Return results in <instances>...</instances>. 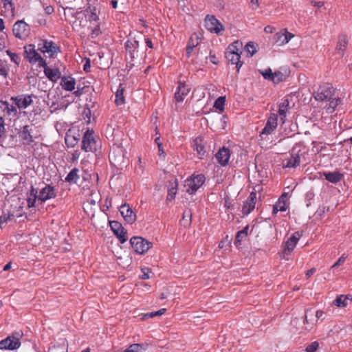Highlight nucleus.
Here are the masks:
<instances>
[{
	"mask_svg": "<svg viewBox=\"0 0 352 352\" xmlns=\"http://www.w3.org/2000/svg\"><path fill=\"white\" fill-rule=\"evenodd\" d=\"M126 151L122 147H113L109 155V161L113 166L120 170L126 168L129 163V159L125 156Z\"/></svg>",
	"mask_w": 352,
	"mask_h": 352,
	"instance_id": "1",
	"label": "nucleus"
},
{
	"mask_svg": "<svg viewBox=\"0 0 352 352\" xmlns=\"http://www.w3.org/2000/svg\"><path fill=\"white\" fill-rule=\"evenodd\" d=\"M335 89L332 85L323 83L314 91L313 97L316 102H324L330 100L334 94Z\"/></svg>",
	"mask_w": 352,
	"mask_h": 352,
	"instance_id": "2",
	"label": "nucleus"
},
{
	"mask_svg": "<svg viewBox=\"0 0 352 352\" xmlns=\"http://www.w3.org/2000/svg\"><path fill=\"white\" fill-rule=\"evenodd\" d=\"M130 243L134 251L139 254H145L153 246L151 242L142 236H133L130 239Z\"/></svg>",
	"mask_w": 352,
	"mask_h": 352,
	"instance_id": "3",
	"label": "nucleus"
},
{
	"mask_svg": "<svg viewBox=\"0 0 352 352\" xmlns=\"http://www.w3.org/2000/svg\"><path fill=\"white\" fill-rule=\"evenodd\" d=\"M25 57L30 63H38V67L45 66V60L37 52L34 45H28L24 47Z\"/></svg>",
	"mask_w": 352,
	"mask_h": 352,
	"instance_id": "4",
	"label": "nucleus"
},
{
	"mask_svg": "<svg viewBox=\"0 0 352 352\" xmlns=\"http://www.w3.org/2000/svg\"><path fill=\"white\" fill-rule=\"evenodd\" d=\"M96 142L94 131L87 129L82 136L81 148L85 152H93L96 149Z\"/></svg>",
	"mask_w": 352,
	"mask_h": 352,
	"instance_id": "5",
	"label": "nucleus"
},
{
	"mask_svg": "<svg viewBox=\"0 0 352 352\" xmlns=\"http://www.w3.org/2000/svg\"><path fill=\"white\" fill-rule=\"evenodd\" d=\"M206 177L204 175L199 174L192 175L190 179L186 181V192L189 194L195 192L204 183Z\"/></svg>",
	"mask_w": 352,
	"mask_h": 352,
	"instance_id": "6",
	"label": "nucleus"
},
{
	"mask_svg": "<svg viewBox=\"0 0 352 352\" xmlns=\"http://www.w3.org/2000/svg\"><path fill=\"white\" fill-rule=\"evenodd\" d=\"M12 32L16 38L25 39L29 36L30 28L23 21H17L13 25Z\"/></svg>",
	"mask_w": 352,
	"mask_h": 352,
	"instance_id": "7",
	"label": "nucleus"
},
{
	"mask_svg": "<svg viewBox=\"0 0 352 352\" xmlns=\"http://www.w3.org/2000/svg\"><path fill=\"white\" fill-rule=\"evenodd\" d=\"M38 50L44 54H47L49 57H53L60 50L52 41L47 40H40L37 45Z\"/></svg>",
	"mask_w": 352,
	"mask_h": 352,
	"instance_id": "8",
	"label": "nucleus"
},
{
	"mask_svg": "<svg viewBox=\"0 0 352 352\" xmlns=\"http://www.w3.org/2000/svg\"><path fill=\"white\" fill-rule=\"evenodd\" d=\"M205 26L211 32L221 34L224 30L223 25L214 16L207 15L205 19Z\"/></svg>",
	"mask_w": 352,
	"mask_h": 352,
	"instance_id": "9",
	"label": "nucleus"
},
{
	"mask_svg": "<svg viewBox=\"0 0 352 352\" xmlns=\"http://www.w3.org/2000/svg\"><path fill=\"white\" fill-rule=\"evenodd\" d=\"M278 125V116L275 113L272 114L265 124V127L262 129L260 133V137L261 138H265L264 135H268L272 134L275 129H276Z\"/></svg>",
	"mask_w": 352,
	"mask_h": 352,
	"instance_id": "10",
	"label": "nucleus"
},
{
	"mask_svg": "<svg viewBox=\"0 0 352 352\" xmlns=\"http://www.w3.org/2000/svg\"><path fill=\"white\" fill-rule=\"evenodd\" d=\"M110 227L121 243H124L126 241V230L122 227L120 223L117 221H110Z\"/></svg>",
	"mask_w": 352,
	"mask_h": 352,
	"instance_id": "11",
	"label": "nucleus"
},
{
	"mask_svg": "<svg viewBox=\"0 0 352 352\" xmlns=\"http://www.w3.org/2000/svg\"><path fill=\"white\" fill-rule=\"evenodd\" d=\"M32 126L25 125L18 132V135L24 145H30L34 140L32 135Z\"/></svg>",
	"mask_w": 352,
	"mask_h": 352,
	"instance_id": "12",
	"label": "nucleus"
},
{
	"mask_svg": "<svg viewBox=\"0 0 352 352\" xmlns=\"http://www.w3.org/2000/svg\"><path fill=\"white\" fill-rule=\"evenodd\" d=\"M21 342L14 336H8L0 341V349L15 350L19 348Z\"/></svg>",
	"mask_w": 352,
	"mask_h": 352,
	"instance_id": "13",
	"label": "nucleus"
},
{
	"mask_svg": "<svg viewBox=\"0 0 352 352\" xmlns=\"http://www.w3.org/2000/svg\"><path fill=\"white\" fill-rule=\"evenodd\" d=\"M56 197V190L51 185H46L43 188L38 195V200L41 203H43L48 199L55 198Z\"/></svg>",
	"mask_w": 352,
	"mask_h": 352,
	"instance_id": "14",
	"label": "nucleus"
},
{
	"mask_svg": "<svg viewBox=\"0 0 352 352\" xmlns=\"http://www.w3.org/2000/svg\"><path fill=\"white\" fill-rule=\"evenodd\" d=\"M120 212L124 221L128 223L132 224L135 221L136 215L129 207V204H124L120 206Z\"/></svg>",
	"mask_w": 352,
	"mask_h": 352,
	"instance_id": "15",
	"label": "nucleus"
},
{
	"mask_svg": "<svg viewBox=\"0 0 352 352\" xmlns=\"http://www.w3.org/2000/svg\"><path fill=\"white\" fill-rule=\"evenodd\" d=\"M296 243H297L296 242L295 236H291L289 239H288L283 246V249L281 253H280V257L281 258L287 260L288 259L287 256L293 251Z\"/></svg>",
	"mask_w": 352,
	"mask_h": 352,
	"instance_id": "16",
	"label": "nucleus"
},
{
	"mask_svg": "<svg viewBox=\"0 0 352 352\" xmlns=\"http://www.w3.org/2000/svg\"><path fill=\"white\" fill-rule=\"evenodd\" d=\"M293 37L294 34L287 32V30L285 29L283 31L277 32L274 35V41L280 46L287 43Z\"/></svg>",
	"mask_w": 352,
	"mask_h": 352,
	"instance_id": "17",
	"label": "nucleus"
},
{
	"mask_svg": "<svg viewBox=\"0 0 352 352\" xmlns=\"http://www.w3.org/2000/svg\"><path fill=\"white\" fill-rule=\"evenodd\" d=\"M256 200V193L252 192L243 206L242 211L243 214H248L254 209Z\"/></svg>",
	"mask_w": 352,
	"mask_h": 352,
	"instance_id": "18",
	"label": "nucleus"
},
{
	"mask_svg": "<svg viewBox=\"0 0 352 352\" xmlns=\"http://www.w3.org/2000/svg\"><path fill=\"white\" fill-rule=\"evenodd\" d=\"M14 101L15 104L19 109H25L32 103V96L30 95H21L15 98H12Z\"/></svg>",
	"mask_w": 352,
	"mask_h": 352,
	"instance_id": "19",
	"label": "nucleus"
},
{
	"mask_svg": "<svg viewBox=\"0 0 352 352\" xmlns=\"http://www.w3.org/2000/svg\"><path fill=\"white\" fill-rule=\"evenodd\" d=\"M216 159L217 162L223 166L228 164L230 157V152L228 148H226L225 147H223L222 148H220L219 151L215 155Z\"/></svg>",
	"mask_w": 352,
	"mask_h": 352,
	"instance_id": "20",
	"label": "nucleus"
},
{
	"mask_svg": "<svg viewBox=\"0 0 352 352\" xmlns=\"http://www.w3.org/2000/svg\"><path fill=\"white\" fill-rule=\"evenodd\" d=\"M39 67H43L44 69V73L45 76L53 82H57L58 80L60 78V72L59 69L50 68L47 65L46 63L45 66H40Z\"/></svg>",
	"mask_w": 352,
	"mask_h": 352,
	"instance_id": "21",
	"label": "nucleus"
},
{
	"mask_svg": "<svg viewBox=\"0 0 352 352\" xmlns=\"http://www.w3.org/2000/svg\"><path fill=\"white\" fill-rule=\"evenodd\" d=\"M240 54L233 53L230 52H226V58L233 65H236V72H239V69L243 65V62L240 60Z\"/></svg>",
	"mask_w": 352,
	"mask_h": 352,
	"instance_id": "22",
	"label": "nucleus"
},
{
	"mask_svg": "<svg viewBox=\"0 0 352 352\" xmlns=\"http://www.w3.org/2000/svg\"><path fill=\"white\" fill-rule=\"evenodd\" d=\"M190 91V88L184 83H179L177 87V91L175 94V98L177 102H182L184 100L186 96Z\"/></svg>",
	"mask_w": 352,
	"mask_h": 352,
	"instance_id": "23",
	"label": "nucleus"
},
{
	"mask_svg": "<svg viewBox=\"0 0 352 352\" xmlns=\"http://www.w3.org/2000/svg\"><path fill=\"white\" fill-rule=\"evenodd\" d=\"M302 153L298 152L296 155H292L289 158L283 161V166L287 168H294L298 166L301 161Z\"/></svg>",
	"mask_w": 352,
	"mask_h": 352,
	"instance_id": "24",
	"label": "nucleus"
},
{
	"mask_svg": "<svg viewBox=\"0 0 352 352\" xmlns=\"http://www.w3.org/2000/svg\"><path fill=\"white\" fill-rule=\"evenodd\" d=\"M192 146L193 149L197 151L199 158H202L206 153L205 147L203 144V138L201 137L197 138L193 141Z\"/></svg>",
	"mask_w": 352,
	"mask_h": 352,
	"instance_id": "25",
	"label": "nucleus"
},
{
	"mask_svg": "<svg viewBox=\"0 0 352 352\" xmlns=\"http://www.w3.org/2000/svg\"><path fill=\"white\" fill-rule=\"evenodd\" d=\"M287 196L283 194L279 199L278 201L273 206V214H276L278 212H284L287 210L286 203Z\"/></svg>",
	"mask_w": 352,
	"mask_h": 352,
	"instance_id": "26",
	"label": "nucleus"
},
{
	"mask_svg": "<svg viewBox=\"0 0 352 352\" xmlns=\"http://www.w3.org/2000/svg\"><path fill=\"white\" fill-rule=\"evenodd\" d=\"M76 85V80L74 78L69 76H63L61 78V82L60 85L62 86L63 89L67 91H72L75 88Z\"/></svg>",
	"mask_w": 352,
	"mask_h": 352,
	"instance_id": "27",
	"label": "nucleus"
},
{
	"mask_svg": "<svg viewBox=\"0 0 352 352\" xmlns=\"http://www.w3.org/2000/svg\"><path fill=\"white\" fill-rule=\"evenodd\" d=\"M177 185L178 183L176 179L173 181L169 182V185L168 186V195L166 198L167 201H172L175 199L177 191Z\"/></svg>",
	"mask_w": 352,
	"mask_h": 352,
	"instance_id": "28",
	"label": "nucleus"
},
{
	"mask_svg": "<svg viewBox=\"0 0 352 352\" xmlns=\"http://www.w3.org/2000/svg\"><path fill=\"white\" fill-rule=\"evenodd\" d=\"M79 172L80 170L78 168H73L67 175V177L65 179V181L70 184H77V182L80 179Z\"/></svg>",
	"mask_w": 352,
	"mask_h": 352,
	"instance_id": "29",
	"label": "nucleus"
},
{
	"mask_svg": "<svg viewBox=\"0 0 352 352\" xmlns=\"http://www.w3.org/2000/svg\"><path fill=\"white\" fill-rule=\"evenodd\" d=\"M85 12L89 14L88 15V19L89 21L92 22L95 21L97 22L99 21V10L97 9L96 7L89 6L86 9Z\"/></svg>",
	"mask_w": 352,
	"mask_h": 352,
	"instance_id": "30",
	"label": "nucleus"
},
{
	"mask_svg": "<svg viewBox=\"0 0 352 352\" xmlns=\"http://www.w3.org/2000/svg\"><path fill=\"white\" fill-rule=\"evenodd\" d=\"M38 190L36 188H35L33 186H31V189L30 192L28 195L27 202H28V206L29 208L35 207V204L36 199H38Z\"/></svg>",
	"mask_w": 352,
	"mask_h": 352,
	"instance_id": "31",
	"label": "nucleus"
},
{
	"mask_svg": "<svg viewBox=\"0 0 352 352\" xmlns=\"http://www.w3.org/2000/svg\"><path fill=\"white\" fill-rule=\"evenodd\" d=\"M348 44L347 36L344 34L339 36V40L336 47V50L341 55L343 56V53L345 51Z\"/></svg>",
	"mask_w": 352,
	"mask_h": 352,
	"instance_id": "32",
	"label": "nucleus"
},
{
	"mask_svg": "<svg viewBox=\"0 0 352 352\" xmlns=\"http://www.w3.org/2000/svg\"><path fill=\"white\" fill-rule=\"evenodd\" d=\"M324 176L327 181L333 184L340 182L343 177V175L339 172L324 173Z\"/></svg>",
	"mask_w": 352,
	"mask_h": 352,
	"instance_id": "33",
	"label": "nucleus"
},
{
	"mask_svg": "<svg viewBox=\"0 0 352 352\" xmlns=\"http://www.w3.org/2000/svg\"><path fill=\"white\" fill-rule=\"evenodd\" d=\"M0 107L3 109V111L6 112L8 116H16L17 109L13 105H10L7 101H0Z\"/></svg>",
	"mask_w": 352,
	"mask_h": 352,
	"instance_id": "34",
	"label": "nucleus"
},
{
	"mask_svg": "<svg viewBox=\"0 0 352 352\" xmlns=\"http://www.w3.org/2000/svg\"><path fill=\"white\" fill-rule=\"evenodd\" d=\"M289 102L287 98H285L283 101L279 104L278 114L280 117V120L284 122V120L286 117V113L288 110Z\"/></svg>",
	"mask_w": 352,
	"mask_h": 352,
	"instance_id": "35",
	"label": "nucleus"
},
{
	"mask_svg": "<svg viewBox=\"0 0 352 352\" xmlns=\"http://www.w3.org/2000/svg\"><path fill=\"white\" fill-rule=\"evenodd\" d=\"M349 299V296L340 295L333 300V304L338 307H345L347 305L346 300Z\"/></svg>",
	"mask_w": 352,
	"mask_h": 352,
	"instance_id": "36",
	"label": "nucleus"
},
{
	"mask_svg": "<svg viewBox=\"0 0 352 352\" xmlns=\"http://www.w3.org/2000/svg\"><path fill=\"white\" fill-rule=\"evenodd\" d=\"M242 47H243L242 42H241L239 41H236L233 42L228 46L226 52L241 54Z\"/></svg>",
	"mask_w": 352,
	"mask_h": 352,
	"instance_id": "37",
	"label": "nucleus"
},
{
	"mask_svg": "<svg viewBox=\"0 0 352 352\" xmlns=\"http://www.w3.org/2000/svg\"><path fill=\"white\" fill-rule=\"evenodd\" d=\"M147 346L148 344H132L124 352H142Z\"/></svg>",
	"mask_w": 352,
	"mask_h": 352,
	"instance_id": "38",
	"label": "nucleus"
},
{
	"mask_svg": "<svg viewBox=\"0 0 352 352\" xmlns=\"http://www.w3.org/2000/svg\"><path fill=\"white\" fill-rule=\"evenodd\" d=\"M289 71L284 70V72L276 71L273 73V82L275 83H278L282 81L285 77L288 75Z\"/></svg>",
	"mask_w": 352,
	"mask_h": 352,
	"instance_id": "39",
	"label": "nucleus"
},
{
	"mask_svg": "<svg viewBox=\"0 0 352 352\" xmlns=\"http://www.w3.org/2000/svg\"><path fill=\"white\" fill-rule=\"evenodd\" d=\"M329 101V103L327 104L326 109L328 113H332L336 107L340 104L341 100L340 98H337L335 99H331Z\"/></svg>",
	"mask_w": 352,
	"mask_h": 352,
	"instance_id": "40",
	"label": "nucleus"
},
{
	"mask_svg": "<svg viewBox=\"0 0 352 352\" xmlns=\"http://www.w3.org/2000/svg\"><path fill=\"white\" fill-rule=\"evenodd\" d=\"M124 89L119 88L116 93L115 102L117 105H121L124 102V98L123 96Z\"/></svg>",
	"mask_w": 352,
	"mask_h": 352,
	"instance_id": "41",
	"label": "nucleus"
},
{
	"mask_svg": "<svg viewBox=\"0 0 352 352\" xmlns=\"http://www.w3.org/2000/svg\"><path fill=\"white\" fill-rule=\"evenodd\" d=\"M191 212L190 211H185L183 214L182 223L184 226L186 227L190 224L191 222Z\"/></svg>",
	"mask_w": 352,
	"mask_h": 352,
	"instance_id": "42",
	"label": "nucleus"
},
{
	"mask_svg": "<svg viewBox=\"0 0 352 352\" xmlns=\"http://www.w3.org/2000/svg\"><path fill=\"white\" fill-rule=\"evenodd\" d=\"M6 53L10 56V58L12 62H14L16 65H19L20 61H21V58L17 54L13 53L9 50H8L6 51Z\"/></svg>",
	"mask_w": 352,
	"mask_h": 352,
	"instance_id": "43",
	"label": "nucleus"
},
{
	"mask_svg": "<svg viewBox=\"0 0 352 352\" xmlns=\"http://www.w3.org/2000/svg\"><path fill=\"white\" fill-rule=\"evenodd\" d=\"M224 104H225V98L219 97L215 100L214 107L216 109L223 111Z\"/></svg>",
	"mask_w": 352,
	"mask_h": 352,
	"instance_id": "44",
	"label": "nucleus"
},
{
	"mask_svg": "<svg viewBox=\"0 0 352 352\" xmlns=\"http://www.w3.org/2000/svg\"><path fill=\"white\" fill-rule=\"evenodd\" d=\"M246 51L250 53V56H252L256 52V47L254 45V43L252 42H249L245 45V47Z\"/></svg>",
	"mask_w": 352,
	"mask_h": 352,
	"instance_id": "45",
	"label": "nucleus"
},
{
	"mask_svg": "<svg viewBox=\"0 0 352 352\" xmlns=\"http://www.w3.org/2000/svg\"><path fill=\"white\" fill-rule=\"evenodd\" d=\"M3 3V8L6 10H10L12 13L14 12V6L12 0H1Z\"/></svg>",
	"mask_w": 352,
	"mask_h": 352,
	"instance_id": "46",
	"label": "nucleus"
},
{
	"mask_svg": "<svg viewBox=\"0 0 352 352\" xmlns=\"http://www.w3.org/2000/svg\"><path fill=\"white\" fill-rule=\"evenodd\" d=\"M247 236L244 234L243 232L239 231L236 233L235 240H234V244L238 246L241 245V241L246 237Z\"/></svg>",
	"mask_w": 352,
	"mask_h": 352,
	"instance_id": "47",
	"label": "nucleus"
},
{
	"mask_svg": "<svg viewBox=\"0 0 352 352\" xmlns=\"http://www.w3.org/2000/svg\"><path fill=\"white\" fill-rule=\"evenodd\" d=\"M165 311H166V309H161L157 311L148 313L144 316V318H153L154 316H161V315L164 314L165 313Z\"/></svg>",
	"mask_w": 352,
	"mask_h": 352,
	"instance_id": "48",
	"label": "nucleus"
},
{
	"mask_svg": "<svg viewBox=\"0 0 352 352\" xmlns=\"http://www.w3.org/2000/svg\"><path fill=\"white\" fill-rule=\"evenodd\" d=\"M78 142V140L74 136H67L65 138V143L68 146L73 147Z\"/></svg>",
	"mask_w": 352,
	"mask_h": 352,
	"instance_id": "49",
	"label": "nucleus"
},
{
	"mask_svg": "<svg viewBox=\"0 0 352 352\" xmlns=\"http://www.w3.org/2000/svg\"><path fill=\"white\" fill-rule=\"evenodd\" d=\"M261 74L265 79L270 80L272 81L274 80L273 72H272L271 69L269 68L265 70L264 72H261Z\"/></svg>",
	"mask_w": 352,
	"mask_h": 352,
	"instance_id": "50",
	"label": "nucleus"
},
{
	"mask_svg": "<svg viewBox=\"0 0 352 352\" xmlns=\"http://www.w3.org/2000/svg\"><path fill=\"white\" fill-rule=\"evenodd\" d=\"M133 46H134V44L133 42H131V41H127L126 43H125V47H126V50L127 51H129V54H131V58H133V53L135 52V50H133Z\"/></svg>",
	"mask_w": 352,
	"mask_h": 352,
	"instance_id": "51",
	"label": "nucleus"
},
{
	"mask_svg": "<svg viewBox=\"0 0 352 352\" xmlns=\"http://www.w3.org/2000/svg\"><path fill=\"white\" fill-rule=\"evenodd\" d=\"M101 34L100 24H97L91 30V38H96Z\"/></svg>",
	"mask_w": 352,
	"mask_h": 352,
	"instance_id": "52",
	"label": "nucleus"
},
{
	"mask_svg": "<svg viewBox=\"0 0 352 352\" xmlns=\"http://www.w3.org/2000/svg\"><path fill=\"white\" fill-rule=\"evenodd\" d=\"M196 36V43H192V46H187L186 47V56L187 57H190L193 49L199 44L198 42V36L195 35Z\"/></svg>",
	"mask_w": 352,
	"mask_h": 352,
	"instance_id": "53",
	"label": "nucleus"
},
{
	"mask_svg": "<svg viewBox=\"0 0 352 352\" xmlns=\"http://www.w3.org/2000/svg\"><path fill=\"white\" fill-rule=\"evenodd\" d=\"M13 217H14V214H10V213L0 215L1 221V226L3 223H6L8 221L11 220Z\"/></svg>",
	"mask_w": 352,
	"mask_h": 352,
	"instance_id": "54",
	"label": "nucleus"
},
{
	"mask_svg": "<svg viewBox=\"0 0 352 352\" xmlns=\"http://www.w3.org/2000/svg\"><path fill=\"white\" fill-rule=\"evenodd\" d=\"M346 256H344V254L342 255L339 258L338 260L332 265L331 268L333 269V268H336L338 266H340V265L343 264L346 260Z\"/></svg>",
	"mask_w": 352,
	"mask_h": 352,
	"instance_id": "55",
	"label": "nucleus"
},
{
	"mask_svg": "<svg viewBox=\"0 0 352 352\" xmlns=\"http://www.w3.org/2000/svg\"><path fill=\"white\" fill-rule=\"evenodd\" d=\"M311 4L314 7L316 8V13H317L318 10H320V9L324 6V1H311Z\"/></svg>",
	"mask_w": 352,
	"mask_h": 352,
	"instance_id": "56",
	"label": "nucleus"
},
{
	"mask_svg": "<svg viewBox=\"0 0 352 352\" xmlns=\"http://www.w3.org/2000/svg\"><path fill=\"white\" fill-rule=\"evenodd\" d=\"M319 348L318 341L313 342L309 344V352H315Z\"/></svg>",
	"mask_w": 352,
	"mask_h": 352,
	"instance_id": "57",
	"label": "nucleus"
},
{
	"mask_svg": "<svg viewBox=\"0 0 352 352\" xmlns=\"http://www.w3.org/2000/svg\"><path fill=\"white\" fill-rule=\"evenodd\" d=\"M209 58L210 61L214 65H217L219 62L218 58L216 57L215 54H212L211 51L210 52Z\"/></svg>",
	"mask_w": 352,
	"mask_h": 352,
	"instance_id": "58",
	"label": "nucleus"
},
{
	"mask_svg": "<svg viewBox=\"0 0 352 352\" xmlns=\"http://www.w3.org/2000/svg\"><path fill=\"white\" fill-rule=\"evenodd\" d=\"M0 75L3 76L4 77L8 76L7 69L3 65H0Z\"/></svg>",
	"mask_w": 352,
	"mask_h": 352,
	"instance_id": "59",
	"label": "nucleus"
},
{
	"mask_svg": "<svg viewBox=\"0 0 352 352\" xmlns=\"http://www.w3.org/2000/svg\"><path fill=\"white\" fill-rule=\"evenodd\" d=\"M54 10L52 6H47L45 8V12L50 15L54 12Z\"/></svg>",
	"mask_w": 352,
	"mask_h": 352,
	"instance_id": "60",
	"label": "nucleus"
},
{
	"mask_svg": "<svg viewBox=\"0 0 352 352\" xmlns=\"http://www.w3.org/2000/svg\"><path fill=\"white\" fill-rule=\"evenodd\" d=\"M274 28L273 26H271V25H267L264 28V31L266 33L272 34L274 32Z\"/></svg>",
	"mask_w": 352,
	"mask_h": 352,
	"instance_id": "61",
	"label": "nucleus"
},
{
	"mask_svg": "<svg viewBox=\"0 0 352 352\" xmlns=\"http://www.w3.org/2000/svg\"><path fill=\"white\" fill-rule=\"evenodd\" d=\"M91 65H90V60L87 59L85 64L84 65V71L86 72H89Z\"/></svg>",
	"mask_w": 352,
	"mask_h": 352,
	"instance_id": "62",
	"label": "nucleus"
},
{
	"mask_svg": "<svg viewBox=\"0 0 352 352\" xmlns=\"http://www.w3.org/2000/svg\"><path fill=\"white\" fill-rule=\"evenodd\" d=\"M251 3L252 4L253 10H256L259 6L258 0H251Z\"/></svg>",
	"mask_w": 352,
	"mask_h": 352,
	"instance_id": "63",
	"label": "nucleus"
},
{
	"mask_svg": "<svg viewBox=\"0 0 352 352\" xmlns=\"http://www.w3.org/2000/svg\"><path fill=\"white\" fill-rule=\"evenodd\" d=\"M145 43H146V46H148L150 48H153V43L150 38H145Z\"/></svg>",
	"mask_w": 352,
	"mask_h": 352,
	"instance_id": "64",
	"label": "nucleus"
}]
</instances>
